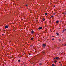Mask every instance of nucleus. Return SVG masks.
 <instances>
[{
	"instance_id": "obj_27",
	"label": "nucleus",
	"mask_w": 66,
	"mask_h": 66,
	"mask_svg": "<svg viewBox=\"0 0 66 66\" xmlns=\"http://www.w3.org/2000/svg\"><path fill=\"white\" fill-rule=\"evenodd\" d=\"M62 21H60V22H62Z\"/></svg>"
},
{
	"instance_id": "obj_26",
	"label": "nucleus",
	"mask_w": 66,
	"mask_h": 66,
	"mask_svg": "<svg viewBox=\"0 0 66 66\" xmlns=\"http://www.w3.org/2000/svg\"><path fill=\"white\" fill-rule=\"evenodd\" d=\"M54 37V36H52V37Z\"/></svg>"
},
{
	"instance_id": "obj_20",
	"label": "nucleus",
	"mask_w": 66,
	"mask_h": 66,
	"mask_svg": "<svg viewBox=\"0 0 66 66\" xmlns=\"http://www.w3.org/2000/svg\"><path fill=\"white\" fill-rule=\"evenodd\" d=\"M64 14L65 15H66V12H65Z\"/></svg>"
},
{
	"instance_id": "obj_17",
	"label": "nucleus",
	"mask_w": 66,
	"mask_h": 66,
	"mask_svg": "<svg viewBox=\"0 0 66 66\" xmlns=\"http://www.w3.org/2000/svg\"><path fill=\"white\" fill-rule=\"evenodd\" d=\"M42 53H44H44H45V52H42Z\"/></svg>"
},
{
	"instance_id": "obj_3",
	"label": "nucleus",
	"mask_w": 66,
	"mask_h": 66,
	"mask_svg": "<svg viewBox=\"0 0 66 66\" xmlns=\"http://www.w3.org/2000/svg\"><path fill=\"white\" fill-rule=\"evenodd\" d=\"M8 27H9V25H8L7 26H6L5 27V29H7Z\"/></svg>"
},
{
	"instance_id": "obj_13",
	"label": "nucleus",
	"mask_w": 66,
	"mask_h": 66,
	"mask_svg": "<svg viewBox=\"0 0 66 66\" xmlns=\"http://www.w3.org/2000/svg\"><path fill=\"white\" fill-rule=\"evenodd\" d=\"M18 62H20V60H18Z\"/></svg>"
},
{
	"instance_id": "obj_2",
	"label": "nucleus",
	"mask_w": 66,
	"mask_h": 66,
	"mask_svg": "<svg viewBox=\"0 0 66 66\" xmlns=\"http://www.w3.org/2000/svg\"><path fill=\"white\" fill-rule=\"evenodd\" d=\"M54 59V60H59V57H56Z\"/></svg>"
},
{
	"instance_id": "obj_9",
	"label": "nucleus",
	"mask_w": 66,
	"mask_h": 66,
	"mask_svg": "<svg viewBox=\"0 0 66 66\" xmlns=\"http://www.w3.org/2000/svg\"><path fill=\"white\" fill-rule=\"evenodd\" d=\"M45 16H47V13H45Z\"/></svg>"
},
{
	"instance_id": "obj_10",
	"label": "nucleus",
	"mask_w": 66,
	"mask_h": 66,
	"mask_svg": "<svg viewBox=\"0 0 66 66\" xmlns=\"http://www.w3.org/2000/svg\"><path fill=\"white\" fill-rule=\"evenodd\" d=\"M33 39H34V38H31V40H33Z\"/></svg>"
},
{
	"instance_id": "obj_30",
	"label": "nucleus",
	"mask_w": 66,
	"mask_h": 66,
	"mask_svg": "<svg viewBox=\"0 0 66 66\" xmlns=\"http://www.w3.org/2000/svg\"><path fill=\"white\" fill-rule=\"evenodd\" d=\"M23 55H24V54H23Z\"/></svg>"
},
{
	"instance_id": "obj_21",
	"label": "nucleus",
	"mask_w": 66,
	"mask_h": 66,
	"mask_svg": "<svg viewBox=\"0 0 66 66\" xmlns=\"http://www.w3.org/2000/svg\"><path fill=\"white\" fill-rule=\"evenodd\" d=\"M2 36H3L4 35V34H2Z\"/></svg>"
},
{
	"instance_id": "obj_7",
	"label": "nucleus",
	"mask_w": 66,
	"mask_h": 66,
	"mask_svg": "<svg viewBox=\"0 0 66 66\" xmlns=\"http://www.w3.org/2000/svg\"><path fill=\"white\" fill-rule=\"evenodd\" d=\"M34 31H33V30H32L31 31V33L32 34H33V33H34Z\"/></svg>"
},
{
	"instance_id": "obj_25",
	"label": "nucleus",
	"mask_w": 66,
	"mask_h": 66,
	"mask_svg": "<svg viewBox=\"0 0 66 66\" xmlns=\"http://www.w3.org/2000/svg\"><path fill=\"white\" fill-rule=\"evenodd\" d=\"M64 46H66V44L64 45Z\"/></svg>"
},
{
	"instance_id": "obj_8",
	"label": "nucleus",
	"mask_w": 66,
	"mask_h": 66,
	"mask_svg": "<svg viewBox=\"0 0 66 66\" xmlns=\"http://www.w3.org/2000/svg\"><path fill=\"white\" fill-rule=\"evenodd\" d=\"M56 34H57L58 36H59V34L58 32H56Z\"/></svg>"
},
{
	"instance_id": "obj_6",
	"label": "nucleus",
	"mask_w": 66,
	"mask_h": 66,
	"mask_svg": "<svg viewBox=\"0 0 66 66\" xmlns=\"http://www.w3.org/2000/svg\"><path fill=\"white\" fill-rule=\"evenodd\" d=\"M39 65L40 66H42V63H39Z\"/></svg>"
},
{
	"instance_id": "obj_22",
	"label": "nucleus",
	"mask_w": 66,
	"mask_h": 66,
	"mask_svg": "<svg viewBox=\"0 0 66 66\" xmlns=\"http://www.w3.org/2000/svg\"><path fill=\"white\" fill-rule=\"evenodd\" d=\"M25 5H26V6H28V5H27V4Z\"/></svg>"
},
{
	"instance_id": "obj_12",
	"label": "nucleus",
	"mask_w": 66,
	"mask_h": 66,
	"mask_svg": "<svg viewBox=\"0 0 66 66\" xmlns=\"http://www.w3.org/2000/svg\"><path fill=\"white\" fill-rule=\"evenodd\" d=\"M56 23H59V21H56Z\"/></svg>"
},
{
	"instance_id": "obj_15",
	"label": "nucleus",
	"mask_w": 66,
	"mask_h": 66,
	"mask_svg": "<svg viewBox=\"0 0 66 66\" xmlns=\"http://www.w3.org/2000/svg\"><path fill=\"white\" fill-rule=\"evenodd\" d=\"M54 17V16L53 15H52L51 17V18L52 17Z\"/></svg>"
},
{
	"instance_id": "obj_1",
	"label": "nucleus",
	"mask_w": 66,
	"mask_h": 66,
	"mask_svg": "<svg viewBox=\"0 0 66 66\" xmlns=\"http://www.w3.org/2000/svg\"><path fill=\"white\" fill-rule=\"evenodd\" d=\"M42 46L43 47V48H45V47H46V44H43L42 45Z\"/></svg>"
},
{
	"instance_id": "obj_5",
	"label": "nucleus",
	"mask_w": 66,
	"mask_h": 66,
	"mask_svg": "<svg viewBox=\"0 0 66 66\" xmlns=\"http://www.w3.org/2000/svg\"><path fill=\"white\" fill-rule=\"evenodd\" d=\"M42 29V27H39L38 28V29L39 30H41V29Z\"/></svg>"
},
{
	"instance_id": "obj_11",
	"label": "nucleus",
	"mask_w": 66,
	"mask_h": 66,
	"mask_svg": "<svg viewBox=\"0 0 66 66\" xmlns=\"http://www.w3.org/2000/svg\"><path fill=\"white\" fill-rule=\"evenodd\" d=\"M52 66H55V65H54V64H52Z\"/></svg>"
},
{
	"instance_id": "obj_16",
	"label": "nucleus",
	"mask_w": 66,
	"mask_h": 66,
	"mask_svg": "<svg viewBox=\"0 0 66 66\" xmlns=\"http://www.w3.org/2000/svg\"><path fill=\"white\" fill-rule=\"evenodd\" d=\"M54 38H53V39H52V40H54Z\"/></svg>"
},
{
	"instance_id": "obj_14",
	"label": "nucleus",
	"mask_w": 66,
	"mask_h": 66,
	"mask_svg": "<svg viewBox=\"0 0 66 66\" xmlns=\"http://www.w3.org/2000/svg\"><path fill=\"white\" fill-rule=\"evenodd\" d=\"M42 20H43V21H45V19L44 18H43L42 19Z\"/></svg>"
},
{
	"instance_id": "obj_28",
	"label": "nucleus",
	"mask_w": 66,
	"mask_h": 66,
	"mask_svg": "<svg viewBox=\"0 0 66 66\" xmlns=\"http://www.w3.org/2000/svg\"><path fill=\"white\" fill-rule=\"evenodd\" d=\"M61 66H62V64H61Z\"/></svg>"
},
{
	"instance_id": "obj_4",
	"label": "nucleus",
	"mask_w": 66,
	"mask_h": 66,
	"mask_svg": "<svg viewBox=\"0 0 66 66\" xmlns=\"http://www.w3.org/2000/svg\"><path fill=\"white\" fill-rule=\"evenodd\" d=\"M57 62V61L56 60H55L54 61V63H56V62Z\"/></svg>"
},
{
	"instance_id": "obj_18",
	"label": "nucleus",
	"mask_w": 66,
	"mask_h": 66,
	"mask_svg": "<svg viewBox=\"0 0 66 66\" xmlns=\"http://www.w3.org/2000/svg\"><path fill=\"white\" fill-rule=\"evenodd\" d=\"M54 15H55V14H56V13H54Z\"/></svg>"
},
{
	"instance_id": "obj_19",
	"label": "nucleus",
	"mask_w": 66,
	"mask_h": 66,
	"mask_svg": "<svg viewBox=\"0 0 66 66\" xmlns=\"http://www.w3.org/2000/svg\"><path fill=\"white\" fill-rule=\"evenodd\" d=\"M59 41H60H60H61V39H59Z\"/></svg>"
},
{
	"instance_id": "obj_31",
	"label": "nucleus",
	"mask_w": 66,
	"mask_h": 66,
	"mask_svg": "<svg viewBox=\"0 0 66 66\" xmlns=\"http://www.w3.org/2000/svg\"><path fill=\"white\" fill-rule=\"evenodd\" d=\"M23 55H24V54H23Z\"/></svg>"
},
{
	"instance_id": "obj_29",
	"label": "nucleus",
	"mask_w": 66,
	"mask_h": 66,
	"mask_svg": "<svg viewBox=\"0 0 66 66\" xmlns=\"http://www.w3.org/2000/svg\"><path fill=\"white\" fill-rule=\"evenodd\" d=\"M24 63H23V64Z\"/></svg>"
},
{
	"instance_id": "obj_24",
	"label": "nucleus",
	"mask_w": 66,
	"mask_h": 66,
	"mask_svg": "<svg viewBox=\"0 0 66 66\" xmlns=\"http://www.w3.org/2000/svg\"><path fill=\"white\" fill-rule=\"evenodd\" d=\"M64 31H65L64 30H63V32H64Z\"/></svg>"
},
{
	"instance_id": "obj_23",
	"label": "nucleus",
	"mask_w": 66,
	"mask_h": 66,
	"mask_svg": "<svg viewBox=\"0 0 66 66\" xmlns=\"http://www.w3.org/2000/svg\"><path fill=\"white\" fill-rule=\"evenodd\" d=\"M54 7H55V5H54Z\"/></svg>"
}]
</instances>
